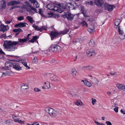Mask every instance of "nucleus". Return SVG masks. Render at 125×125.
<instances>
[{"instance_id": "nucleus-1", "label": "nucleus", "mask_w": 125, "mask_h": 125, "mask_svg": "<svg viewBox=\"0 0 125 125\" xmlns=\"http://www.w3.org/2000/svg\"><path fill=\"white\" fill-rule=\"evenodd\" d=\"M18 41H6L4 42L3 46L5 48L9 51H13L16 49L17 47L16 45L18 44L19 42L23 43L26 41L25 38L21 39L19 38Z\"/></svg>"}, {"instance_id": "nucleus-2", "label": "nucleus", "mask_w": 125, "mask_h": 125, "mask_svg": "<svg viewBox=\"0 0 125 125\" xmlns=\"http://www.w3.org/2000/svg\"><path fill=\"white\" fill-rule=\"evenodd\" d=\"M49 50L54 53H57L61 52V47L57 44H52L49 48Z\"/></svg>"}, {"instance_id": "nucleus-3", "label": "nucleus", "mask_w": 125, "mask_h": 125, "mask_svg": "<svg viewBox=\"0 0 125 125\" xmlns=\"http://www.w3.org/2000/svg\"><path fill=\"white\" fill-rule=\"evenodd\" d=\"M45 111L51 115L56 116L57 115L56 111L52 108L49 107H46L45 109Z\"/></svg>"}, {"instance_id": "nucleus-4", "label": "nucleus", "mask_w": 125, "mask_h": 125, "mask_svg": "<svg viewBox=\"0 0 125 125\" xmlns=\"http://www.w3.org/2000/svg\"><path fill=\"white\" fill-rule=\"evenodd\" d=\"M64 14L62 15V16L64 18H67L69 20L72 21L74 18L75 15H73L68 12H64Z\"/></svg>"}, {"instance_id": "nucleus-5", "label": "nucleus", "mask_w": 125, "mask_h": 125, "mask_svg": "<svg viewBox=\"0 0 125 125\" xmlns=\"http://www.w3.org/2000/svg\"><path fill=\"white\" fill-rule=\"evenodd\" d=\"M61 35L60 32H58L55 31H52L51 32L50 35L52 40L55 39L58 36Z\"/></svg>"}, {"instance_id": "nucleus-6", "label": "nucleus", "mask_w": 125, "mask_h": 125, "mask_svg": "<svg viewBox=\"0 0 125 125\" xmlns=\"http://www.w3.org/2000/svg\"><path fill=\"white\" fill-rule=\"evenodd\" d=\"M86 52L87 56L89 57H92L95 55V52L93 48L87 50Z\"/></svg>"}, {"instance_id": "nucleus-7", "label": "nucleus", "mask_w": 125, "mask_h": 125, "mask_svg": "<svg viewBox=\"0 0 125 125\" xmlns=\"http://www.w3.org/2000/svg\"><path fill=\"white\" fill-rule=\"evenodd\" d=\"M59 6L64 10H66L67 11L70 10V6H69V3H62L59 5Z\"/></svg>"}, {"instance_id": "nucleus-8", "label": "nucleus", "mask_w": 125, "mask_h": 125, "mask_svg": "<svg viewBox=\"0 0 125 125\" xmlns=\"http://www.w3.org/2000/svg\"><path fill=\"white\" fill-rule=\"evenodd\" d=\"M115 8V7L114 5H109L107 3H105L104 4L105 9L108 10L109 11H111Z\"/></svg>"}, {"instance_id": "nucleus-9", "label": "nucleus", "mask_w": 125, "mask_h": 125, "mask_svg": "<svg viewBox=\"0 0 125 125\" xmlns=\"http://www.w3.org/2000/svg\"><path fill=\"white\" fill-rule=\"evenodd\" d=\"M104 0H94V4L98 7H101L104 4Z\"/></svg>"}, {"instance_id": "nucleus-10", "label": "nucleus", "mask_w": 125, "mask_h": 125, "mask_svg": "<svg viewBox=\"0 0 125 125\" xmlns=\"http://www.w3.org/2000/svg\"><path fill=\"white\" fill-rule=\"evenodd\" d=\"M12 117L15 122H17L21 125L25 124V121H22L21 120H20L19 119H18V117L17 116H16L14 115H12Z\"/></svg>"}, {"instance_id": "nucleus-11", "label": "nucleus", "mask_w": 125, "mask_h": 125, "mask_svg": "<svg viewBox=\"0 0 125 125\" xmlns=\"http://www.w3.org/2000/svg\"><path fill=\"white\" fill-rule=\"evenodd\" d=\"M9 29L8 25L5 26L2 24H1L0 26V31H2L4 33Z\"/></svg>"}, {"instance_id": "nucleus-12", "label": "nucleus", "mask_w": 125, "mask_h": 125, "mask_svg": "<svg viewBox=\"0 0 125 125\" xmlns=\"http://www.w3.org/2000/svg\"><path fill=\"white\" fill-rule=\"evenodd\" d=\"M20 1L16 0H11L8 2V6H14L20 4Z\"/></svg>"}, {"instance_id": "nucleus-13", "label": "nucleus", "mask_w": 125, "mask_h": 125, "mask_svg": "<svg viewBox=\"0 0 125 125\" xmlns=\"http://www.w3.org/2000/svg\"><path fill=\"white\" fill-rule=\"evenodd\" d=\"M116 86L118 89L125 91V85L122 84L118 83L116 84Z\"/></svg>"}, {"instance_id": "nucleus-14", "label": "nucleus", "mask_w": 125, "mask_h": 125, "mask_svg": "<svg viewBox=\"0 0 125 125\" xmlns=\"http://www.w3.org/2000/svg\"><path fill=\"white\" fill-rule=\"evenodd\" d=\"M13 68L16 70L18 71L21 70L22 69V67H20L19 64L17 63H14Z\"/></svg>"}, {"instance_id": "nucleus-15", "label": "nucleus", "mask_w": 125, "mask_h": 125, "mask_svg": "<svg viewBox=\"0 0 125 125\" xmlns=\"http://www.w3.org/2000/svg\"><path fill=\"white\" fill-rule=\"evenodd\" d=\"M52 9L53 10H54L57 11L60 13H61L63 11V10L62 9L59 7H58L57 6L54 5L53 8Z\"/></svg>"}, {"instance_id": "nucleus-16", "label": "nucleus", "mask_w": 125, "mask_h": 125, "mask_svg": "<svg viewBox=\"0 0 125 125\" xmlns=\"http://www.w3.org/2000/svg\"><path fill=\"white\" fill-rule=\"evenodd\" d=\"M69 6H70V8L71 7H73V9H76L77 7H78L79 6L78 4L75 2H73L69 3Z\"/></svg>"}, {"instance_id": "nucleus-17", "label": "nucleus", "mask_w": 125, "mask_h": 125, "mask_svg": "<svg viewBox=\"0 0 125 125\" xmlns=\"http://www.w3.org/2000/svg\"><path fill=\"white\" fill-rule=\"evenodd\" d=\"M28 6L30 8V9L29 10L30 13H33L31 11V10H33L36 13H38V10L32 7V6L30 4H28Z\"/></svg>"}, {"instance_id": "nucleus-18", "label": "nucleus", "mask_w": 125, "mask_h": 125, "mask_svg": "<svg viewBox=\"0 0 125 125\" xmlns=\"http://www.w3.org/2000/svg\"><path fill=\"white\" fill-rule=\"evenodd\" d=\"M93 67L91 66H83L82 67V69L83 70L90 71L92 70Z\"/></svg>"}, {"instance_id": "nucleus-19", "label": "nucleus", "mask_w": 125, "mask_h": 125, "mask_svg": "<svg viewBox=\"0 0 125 125\" xmlns=\"http://www.w3.org/2000/svg\"><path fill=\"white\" fill-rule=\"evenodd\" d=\"M89 45L90 47H92L95 45V42L93 39H91L89 43Z\"/></svg>"}, {"instance_id": "nucleus-20", "label": "nucleus", "mask_w": 125, "mask_h": 125, "mask_svg": "<svg viewBox=\"0 0 125 125\" xmlns=\"http://www.w3.org/2000/svg\"><path fill=\"white\" fill-rule=\"evenodd\" d=\"M98 82L99 81L97 78L95 77L93 78L92 79V82L94 84H97Z\"/></svg>"}, {"instance_id": "nucleus-21", "label": "nucleus", "mask_w": 125, "mask_h": 125, "mask_svg": "<svg viewBox=\"0 0 125 125\" xmlns=\"http://www.w3.org/2000/svg\"><path fill=\"white\" fill-rule=\"evenodd\" d=\"M69 31V29L66 28L64 30L61 31V32H59L62 35L65 34L67 33Z\"/></svg>"}, {"instance_id": "nucleus-22", "label": "nucleus", "mask_w": 125, "mask_h": 125, "mask_svg": "<svg viewBox=\"0 0 125 125\" xmlns=\"http://www.w3.org/2000/svg\"><path fill=\"white\" fill-rule=\"evenodd\" d=\"M38 38V37L37 36H34L33 37L32 39L31 40H29V42H30L33 43L34 42V41H35L37 40Z\"/></svg>"}, {"instance_id": "nucleus-23", "label": "nucleus", "mask_w": 125, "mask_h": 125, "mask_svg": "<svg viewBox=\"0 0 125 125\" xmlns=\"http://www.w3.org/2000/svg\"><path fill=\"white\" fill-rule=\"evenodd\" d=\"M14 63L10 62H6L5 64L6 65L8 66L9 67H13Z\"/></svg>"}, {"instance_id": "nucleus-24", "label": "nucleus", "mask_w": 125, "mask_h": 125, "mask_svg": "<svg viewBox=\"0 0 125 125\" xmlns=\"http://www.w3.org/2000/svg\"><path fill=\"white\" fill-rule=\"evenodd\" d=\"M54 4L50 3L48 4L47 5V8L49 10H52L54 6Z\"/></svg>"}, {"instance_id": "nucleus-25", "label": "nucleus", "mask_w": 125, "mask_h": 125, "mask_svg": "<svg viewBox=\"0 0 125 125\" xmlns=\"http://www.w3.org/2000/svg\"><path fill=\"white\" fill-rule=\"evenodd\" d=\"M120 22L121 21L119 19H117L115 20V26H117L116 28H117V26L119 25Z\"/></svg>"}, {"instance_id": "nucleus-26", "label": "nucleus", "mask_w": 125, "mask_h": 125, "mask_svg": "<svg viewBox=\"0 0 125 125\" xmlns=\"http://www.w3.org/2000/svg\"><path fill=\"white\" fill-rule=\"evenodd\" d=\"M26 18L31 23H32L33 22H34V21L33 20V18L30 16H27Z\"/></svg>"}, {"instance_id": "nucleus-27", "label": "nucleus", "mask_w": 125, "mask_h": 125, "mask_svg": "<svg viewBox=\"0 0 125 125\" xmlns=\"http://www.w3.org/2000/svg\"><path fill=\"white\" fill-rule=\"evenodd\" d=\"M1 4L2 8H5L6 7V1H2L1 2Z\"/></svg>"}, {"instance_id": "nucleus-28", "label": "nucleus", "mask_w": 125, "mask_h": 125, "mask_svg": "<svg viewBox=\"0 0 125 125\" xmlns=\"http://www.w3.org/2000/svg\"><path fill=\"white\" fill-rule=\"evenodd\" d=\"M85 82V83L84 84L85 86L89 87H90L92 85L91 83L88 81L86 80Z\"/></svg>"}, {"instance_id": "nucleus-29", "label": "nucleus", "mask_w": 125, "mask_h": 125, "mask_svg": "<svg viewBox=\"0 0 125 125\" xmlns=\"http://www.w3.org/2000/svg\"><path fill=\"white\" fill-rule=\"evenodd\" d=\"M72 74L74 76H75L77 74V72L76 69H72L71 71Z\"/></svg>"}, {"instance_id": "nucleus-30", "label": "nucleus", "mask_w": 125, "mask_h": 125, "mask_svg": "<svg viewBox=\"0 0 125 125\" xmlns=\"http://www.w3.org/2000/svg\"><path fill=\"white\" fill-rule=\"evenodd\" d=\"M80 10L81 12L82 13L84 12H86L85 9L83 6H80Z\"/></svg>"}, {"instance_id": "nucleus-31", "label": "nucleus", "mask_w": 125, "mask_h": 125, "mask_svg": "<svg viewBox=\"0 0 125 125\" xmlns=\"http://www.w3.org/2000/svg\"><path fill=\"white\" fill-rule=\"evenodd\" d=\"M5 55V53L2 51L1 49L0 50V59L3 58L4 56L2 54Z\"/></svg>"}, {"instance_id": "nucleus-32", "label": "nucleus", "mask_w": 125, "mask_h": 125, "mask_svg": "<svg viewBox=\"0 0 125 125\" xmlns=\"http://www.w3.org/2000/svg\"><path fill=\"white\" fill-rule=\"evenodd\" d=\"M51 80L52 82L54 83L55 84L59 82V80L56 78H51Z\"/></svg>"}, {"instance_id": "nucleus-33", "label": "nucleus", "mask_w": 125, "mask_h": 125, "mask_svg": "<svg viewBox=\"0 0 125 125\" xmlns=\"http://www.w3.org/2000/svg\"><path fill=\"white\" fill-rule=\"evenodd\" d=\"M26 24H27L25 22H21L19 23L20 28L25 27L26 26Z\"/></svg>"}, {"instance_id": "nucleus-34", "label": "nucleus", "mask_w": 125, "mask_h": 125, "mask_svg": "<svg viewBox=\"0 0 125 125\" xmlns=\"http://www.w3.org/2000/svg\"><path fill=\"white\" fill-rule=\"evenodd\" d=\"M12 31L13 32H17L19 31H20V32H23L22 30L20 28L15 29H13Z\"/></svg>"}, {"instance_id": "nucleus-35", "label": "nucleus", "mask_w": 125, "mask_h": 125, "mask_svg": "<svg viewBox=\"0 0 125 125\" xmlns=\"http://www.w3.org/2000/svg\"><path fill=\"white\" fill-rule=\"evenodd\" d=\"M40 31L41 32L43 30L46 31L47 30L46 27L45 26H42L40 28Z\"/></svg>"}, {"instance_id": "nucleus-36", "label": "nucleus", "mask_w": 125, "mask_h": 125, "mask_svg": "<svg viewBox=\"0 0 125 125\" xmlns=\"http://www.w3.org/2000/svg\"><path fill=\"white\" fill-rule=\"evenodd\" d=\"M32 27L34 28L35 30L39 31L40 30V28H39V27L37 25H36L35 24H33L32 26Z\"/></svg>"}, {"instance_id": "nucleus-37", "label": "nucleus", "mask_w": 125, "mask_h": 125, "mask_svg": "<svg viewBox=\"0 0 125 125\" xmlns=\"http://www.w3.org/2000/svg\"><path fill=\"white\" fill-rule=\"evenodd\" d=\"M6 124L8 125H11L12 124V123L11 121L9 120H6L5 122Z\"/></svg>"}, {"instance_id": "nucleus-38", "label": "nucleus", "mask_w": 125, "mask_h": 125, "mask_svg": "<svg viewBox=\"0 0 125 125\" xmlns=\"http://www.w3.org/2000/svg\"><path fill=\"white\" fill-rule=\"evenodd\" d=\"M44 84H46V86L47 87L46 89H48L50 88V83L49 82H47V83L45 82Z\"/></svg>"}, {"instance_id": "nucleus-39", "label": "nucleus", "mask_w": 125, "mask_h": 125, "mask_svg": "<svg viewBox=\"0 0 125 125\" xmlns=\"http://www.w3.org/2000/svg\"><path fill=\"white\" fill-rule=\"evenodd\" d=\"M88 31L90 33H92L94 31V28H90L88 29Z\"/></svg>"}, {"instance_id": "nucleus-40", "label": "nucleus", "mask_w": 125, "mask_h": 125, "mask_svg": "<svg viewBox=\"0 0 125 125\" xmlns=\"http://www.w3.org/2000/svg\"><path fill=\"white\" fill-rule=\"evenodd\" d=\"M75 104L77 105H82V102L80 100L77 101L76 102Z\"/></svg>"}, {"instance_id": "nucleus-41", "label": "nucleus", "mask_w": 125, "mask_h": 125, "mask_svg": "<svg viewBox=\"0 0 125 125\" xmlns=\"http://www.w3.org/2000/svg\"><path fill=\"white\" fill-rule=\"evenodd\" d=\"M120 26H118V32L119 33V34L120 35H122L124 33V32L121 30L120 29Z\"/></svg>"}, {"instance_id": "nucleus-42", "label": "nucleus", "mask_w": 125, "mask_h": 125, "mask_svg": "<svg viewBox=\"0 0 125 125\" xmlns=\"http://www.w3.org/2000/svg\"><path fill=\"white\" fill-rule=\"evenodd\" d=\"M28 87L27 85H22L21 87V88H22L23 89L25 90L28 89Z\"/></svg>"}, {"instance_id": "nucleus-43", "label": "nucleus", "mask_w": 125, "mask_h": 125, "mask_svg": "<svg viewBox=\"0 0 125 125\" xmlns=\"http://www.w3.org/2000/svg\"><path fill=\"white\" fill-rule=\"evenodd\" d=\"M33 5L34 7L36 8L39 7V4L37 2H36V3L34 4Z\"/></svg>"}, {"instance_id": "nucleus-44", "label": "nucleus", "mask_w": 125, "mask_h": 125, "mask_svg": "<svg viewBox=\"0 0 125 125\" xmlns=\"http://www.w3.org/2000/svg\"><path fill=\"white\" fill-rule=\"evenodd\" d=\"M47 13L48 15V16L46 17H52L53 16V14L52 13L50 12Z\"/></svg>"}, {"instance_id": "nucleus-45", "label": "nucleus", "mask_w": 125, "mask_h": 125, "mask_svg": "<svg viewBox=\"0 0 125 125\" xmlns=\"http://www.w3.org/2000/svg\"><path fill=\"white\" fill-rule=\"evenodd\" d=\"M94 123L97 125H104V124L103 123H100L95 120H94Z\"/></svg>"}, {"instance_id": "nucleus-46", "label": "nucleus", "mask_w": 125, "mask_h": 125, "mask_svg": "<svg viewBox=\"0 0 125 125\" xmlns=\"http://www.w3.org/2000/svg\"><path fill=\"white\" fill-rule=\"evenodd\" d=\"M82 25L83 26H86L87 27V25L86 22L84 21H83L81 23Z\"/></svg>"}, {"instance_id": "nucleus-47", "label": "nucleus", "mask_w": 125, "mask_h": 125, "mask_svg": "<svg viewBox=\"0 0 125 125\" xmlns=\"http://www.w3.org/2000/svg\"><path fill=\"white\" fill-rule=\"evenodd\" d=\"M24 17L23 16H21L18 17L17 18V20L19 21H21L23 20L24 19Z\"/></svg>"}, {"instance_id": "nucleus-48", "label": "nucleus", "mask_w": 125, "mask_h": 125, "mask_svg": "<svg viewBox=\"0 0 125 125\" xmlns=\"http://www.w3.org/2000/svg\"><path fill=\"white\" fill-rule=\"evenodd\" d=\"M39 10L38 11V12L42 16H43L44 15H43V13L41 9H39Z\"/></svg>"}, {"instance_id": "nucleus-49", "label": "nucleus", "mask_w": 125, "mask_h": 125, "mask_svg": "<svg viewBox=\"0 0 125 125\" xmlns=\"http://www.w3.org/2000/svg\"><path fill=\"white\" fill-rule=\"evenodd\" d=\"M70 94L71 95L73 96H77V95L75 94V93L73 91H71L69 92Z\"/></svg>"}, {"instance_id": "nucleus-50", "label": "nucleus", "mask_w": 125, "mask_h": 125, "mask_svg": "<svg viewBox=\"0 0 125 125\" xmlns=\"http://www.w3.org/2000/svg\"><path fill=\"white\" fill-rule=\"evenodd\" d=\"M34 91L36 92H40L41 91V90L38 88H35L34 89Z\"/></svg>"}, {"instance_id": "nucleus-51", "label": "nucleus", "mask_w": 125, "mask_h": 125, "mask_svg": "<svg viewBox=\"0 0 125 125\" xmlns=\"http://www.w3.org/2000/svg\"><path fill=\"white\" fill-rule=\"evenodd\" d=\"M92 103L93 105L95 104V103L96 102V100L95 99H94L92 98Z\"/></svg>"}, {"instance_id": "nucleus-52", "label": "nucleus", "mask_w": 125, "mask_h": 125, "mask_svg": "<svg viewBox=\"0 0 125 125\" xmlns=\"http://www.w3.org/2000/svg\"><path fill=\"white\" fill-rule=\"evenodd\" d=\"M7 74V73H4L3 72V73H0V78L2 77V76L3 75V74H4L5 75H6Z\"/></svg>"}, {"instance_id": "nucleus-53", "label": "nucleus", "mask_w": 125, "mask_h": 125, "mask_svg": "<svg viewBox=\"0 0 125 125\" xmlns=\"http://www.w3.org/2000/svg\"><path fill=\"white\" fill-rule=\"evenodd\" d=\"M38 61L36 57H34L33 59V62H37Z\"/></svg>"}, {"instance_id": "nucleus-54", "label": "nucleus", "mask_w": 125, "mask_h": 125, "mask_svg": "<svg viewBox=\"0 0 125 125\" xmlns=\"http://www.w3.org/2000/svg\"><path fill=\"white\" fill-rule=\"evenodd\" d=\"M29 1H31V2L33 3V5L37 2L36 0H29Z\"/></svg>"}, {"instance_id": "nucleus-55", "label": "nucleus", "mask_w": 125, "mask_h": 125, "mask_svg": "<svg viewBox=\"0 0 125 125\" xmlns=\"http://www.w3.org/2000/svg\"><path fill=\"white\" fill-rule=\"evenodd\" d=\"M118 107H115L114 109V110L117 113L118 111Z\"/></svg>"}, {"instance_id": "nucleus-56", "label": "nucleus", "mask_w": 125, "mask_h": 125, "mask_svg": "<svg viewBox=\"0 0 125 125\" xmlns=\"http://www.w3.org/2000/svg\"><path fill=\"white\" fill-rule=\"evenodd\" d=\"M5 65V67H2V68H1L5 69H8L9 67L8 66L6 65Z\"/></svg>"}, {"instance_id": "nucleus-57", "label": "nucleus", "mask_w": 125, "mask_h": 125, "mask_svg": "<svg viewBox=\"0 0 125 125\" xmlns=\"http://www.w3.org/2000/svg\"><path fill=\"white\" fill-rule=\"evenodd\" d=\"M6 36V33L4 34H3L1 35L0 36V38H4V37H5Z\"/></svg>"}, {"instance_id": "nucleus-58", "label": "nucleus", "mask_w": 125, "mask_h": 125, "mask_svg": "<svg viewBox=\"0 0 125 125\" xmlns=\"http://www.w3.org/2000/svg\"><path fill=\"white\" fill-rule=\"evenodd\" d=\"M106 123L107 125H112L111 123L109 121H106Z\"/></svg>"}, {"instance_id": "nucleus-59", "label": "nucleus", "mask_w": 125, "mask_h": 125, "mask_svg": "<svg viewBox=\"0 0 125 125\" xmlns=\"http://www.w3.org/2000/svg\"><path fill=\"white\" fill-rule=\"evenodd\" d=\"M55 61L54 59H52L49 62L50 63H52L55 62Z\"/></svg>"}, {"instance_id": "nucleus-60", "label": "nucleus", "mask_w": 125, "mask_h": 125, "mask_svg": "<svg viewBox=\"0 0 125 125\" xmlns=\"http://www.w3.org/2000/svg\"><path fill=\"white\" fill-rule=\"evenodd\" d=\"M19 23L15 25H14V27H15L16 28H18V27L20 28V25H19Z\"/></svg>"}, {"instance_id": "nucleus-61", "label": "nucleus", "mask_w": 125, "mask_h": 125, "mask_svg": "<svg viewBox=\"0 0 125 125\" xmlns=\"http://www.w3.org/2000/svg\"><path fill=\"white\" fill-rule=\"evenodd\" d=\"M25 40L26 41H28L30 39L29 37L27 36L26 37V38H25Z\"/></svg>"}, {"instance_id": "nucleus-62", "label": "nucleus", "mask_w": 125, "mask_h": 125, "mask_svg": "<svg viewBox=\"0 0 125 125\" xmlns=\"http://www.w3.org/2000/svg\"><path fill=\"white\" fill-rule=\"evenodd\" d=\"M86 12H84L82 13V14H83V16L84 17H88V16L87 15V14Z\"/></svg>"}, {"instance_id": "nucleus-63", "label": "nucleus", "mask_w": 125, "mask_h": 125, "mask_svg": "<svg viewBox=\"0 0 125 125\" xmlns=\"http://www.w3.org/2000/svg\"><path fill=\"white\" fill-rule=\"evenodd\" d=\"M11 21H5V23L7 24H10L11 22Z\"/></svg>"}, {"instance_id": "nucleus-64", "label": "nucleus", "mask_w": 125, "mask_h": 125, "mask_svg": "<svg viewBox=\"0 0 125 125\" xmlns=\"http://www.w3.org/2000/svg\"><path fill=\"white\" fill-rule=\"evenodd\" d=\"M120 111L121 113H122L123 114H125V111H124L123 109H121Z\"/></svg>"}]
</instances>
